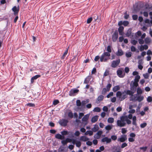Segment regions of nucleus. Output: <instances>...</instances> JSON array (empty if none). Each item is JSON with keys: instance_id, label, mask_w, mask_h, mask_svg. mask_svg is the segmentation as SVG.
<instances>
[{"instance_id": "28", "label": "nucleus", "mask_w": 152, "mask_h": 152, "mask_svg": "<svg viewBox=\"0 0 152 152\" xmlns=\"http://www.w3.org/2000/svg\"><path fill=\"white\" fill-rule=\"evenodd\" d=\"M55 137L56 138L62 140L63 139L64 137H63L61 134H57L55 135Z\"/></svg>"}, {"instance_id": "52", "label": "nucleus", "mask_w": 152, "mask_h": 152, "mask_svg": "<svg viewBox=\"0 0 152 152\" xmlns=\"http://www.w3.org/2000/svg\"><path fill=\"white\" fill-rule=\"evenodd\" d=\"M61 134L63 135H66L68 134V132L66 131H64L61 132Z\"/></svg>"}, {"instance_id": "8", "label": "nucleus", "mask_w": 152, "mask_h": 152, "mask_svg": "<svg viewBox=\"0 0 152 152\" xmlns=\"http://www.w3.org/2000/svg\"><path fill=\"white\" fill-rule=\"evenodd\" d=\"M120 59H118L115 61H113L112 62L111 66L113 68H115L117 66L120 62Z\"/></svg>"}, {"instance_id": "39", "label": "nucleus", "mask_w": 152, "mask_h": 152, "mask_svg": "<svg viewBox=\"0 0 152 152\" xmlns=\"http://www.w3.org/2000/svg\"><path fill=\"white\" fill-rule=\"evenodd\" d=\"M141 32L140 31H138L137 32H136L134 35H135L136 37H137V36L140 37L141 35Z\"/></svg>"}, {"instance_id": "55", "label": "nucleus", "mask_w": 152, "mask_h": 152, "mask_svg": "<svg viewBox=\"0 0 152 152\" xmlns=\"http://www.w3.org/2000/svg\"><path fill=\"white\" fill-rule=\"evenodd\" d=\"M107 50L108 52V53H110L111 52V47L110 46H108L107 48Z\"/></svg>"}, {"instance_id": "58", "label": "nucleus", "mask_w": 152, "mask_h": 152, "mask_svg": "<svg viewBox=\"0 0 152 152\" xmlns=\"http://www.w3.org/2000/svg\"><path fill=\"white\" fill-rule=\"evenodd\" d=\"M130 137H131L134 138V137L135 136V134L134 133H131L129 135Z\"/></svg>"}, {"instance_id": "42", "label": "nucleus", "mask_w": 152, "mask_h": 152, "mask_svg": "<svg viewBox=\"0 0 152 152\" xmlns=\"http://www.w3.org/2000/svg\"><path fill=\"white\" fill-rule=\"evenodd\" d=\"M117 137L116 135H112L111 136V140L115 141L117 139Z\"/></svg>"}, {"instance_id": "46", "label": "nucleus", "mask_w": 152, "mask_h": 152, "mask_svg": "<svg viewBox=\"0 0 152 152\" xmlns=\"http://www.w3.org/2000/svg\"><path fill=\"white\" fill-rule=\"evenodd\" d=\"M137 40L133 39L131 41V43L133 45H135L137 43Z\"/></svg>"}, {"instance_id": "11", "label": "nucleus", "mask_w": 152, "mask_h": 152, "mask_svg": "<svg viewBox=\"0 0 152 152\" xmlns=\"http://www.w3.org/2000/svg\"><path fill=\"white\" fill-rule=\"evenodd\" d=\"M138 94H135L133 95V94L131 95H130L131 96L130 97V100L132 101L133 102H135L137 101V96Z\"/></svg>"}, {"instance_id": "16", "label": "nucleus", "mask_w": 152, "mask_h": 152, "mask_svg": "<svg viewBox=\"0 0 152 152\" xmlns=\"http://www.w3.org/2000/svg\"><path fill=\"white\" fill-rule=\"evenodd\" d=\"M138 83L135 81H132V86L133 87L131 88V89L132 90L134 89V88L135 89H136V87L138 86Z\"/></svg>"}, {"instance_id": "6", "label": "nucleus", "mask_w": 152, "mask_h": 152, "mask_svg": "<svg viewBox=\"0 0 152 152\" xmlns=\"http://www.w3.org/2000/svg\"><path fill=\"white\" fill-rule=\"evenodd\" d=\"M90 115V113L84 115L82 118V120L85 125H87L88 123V120Z\"/></svg>"}, {"instance_id": "23", "label": "nucleus", "mask_w": 152, "mask_h": 152, "mask_svg": "<svg viewBox=\"0 0 152 152\" xmlns=\"http://www.w3.org/2000/svg\"><path fill=\"white\" fill-rule=\"evenodd\" d=\"M116 54L118 56H121L123 55L124 53L121 49H118Z\"/></svg>"}, {"instance_id": "31", "label": "nucleus", "mask_w": 152, "mask_h": 152, "mask_svg": "<svg viewBox=\"0 0 152 152\" xmlns=\"http://www.w3.org/2000/svg\"><path fill=\"white\" fill-rule=\"evenodd\" d=\"M151 41V39L149 37H146L145 39V42L146 44L149 43Z\"/></svg>"}, {"instance_id": "49", "label": "nucleus", "mask_w": 152, "mask_h": 152, "mask_svg": "<svg viewBox=\"0 0 152 152\" xmlns=\"http://www.w3.org/2000/svg\"><path fill=\"white\" fill-rule=\"evenodd\" d=\"M132 18L133 20H136L137 19L138 16L137 15H132Z\"/></svg>"}, {"instance_id": "25", "label": "nucleus", "mask_w": 152, "mask_h": 152, "mask_svg": "<svg viewBox=\"0 0 152 152\" xmlns=\"http://www.w3.org/2000/svg\"><path fill=\"white\" fill-rule=\"evenodd\" d=\"M120 88L119 86H116L113 87V91L115 92L120 89Z\"/></svg>"}, {"instance_id": "48", "label": "nucleus", "mask_w": 152, "mask_h": 152, "mask_svg": "<svg viewBox=\"0 0 152 152\" xmlns=\"http://www.w3.org/2000/svg\"><path fill=\"white\" fill-rule=\"evenodd\" d=\"M123 25L124 26H127L129 24L128 21H124L123 22Z\"/></svg>"}, {"instance_id": "47", "label": "nucleus", "mask_w": 152, "mask_h": 152, "mask_svg": "<svg viewBox=\"0 0 152 152\" xmlns=\"http://www.w3.org/2000/svg\"><path fill=\"white\" fill-rule=\"evenodd\" d=\"M113 92H110L108 95H107L106 97L107 98H109L110 97L113 96Z\"/></svg>"}, {"instance_id": "29", "label": "nucleus", "mask_w": 152, "mask_h": 152, "mask_svg": "<svg viewBox=\"0 0 152 152\" xmlns=\"http://www.w3.org/2000/svg\"><path fill=\"white\" fill-rule=\"evenodd\" d=\"M144 99V97L143 96H141V95H138L137 96V101L139 102L142 101Z\"/></svg>"}, {"instance_id": "56", "label": "nucleus", "mask_w": 152, "mask_h": 152, "mask_svg": "<svg viewBox=\"0 0 152 152\" xmlns=\"http://www.w3.org/2000/svg\"><path fill=\"white\" fill-rule=\"evenodd\" d=\"M147 101L148 102H151L152 101V98L150 96H148L147 99Z\"/></svg>"}, {"instance_id": "24", "label": "nucleus", "mask_w": 152, "mask_h": 152, "mask_svg": "<svg viewBox=\"0 0 152 152\" xmlns=\"http://www.w3.org/2000/svg\"><path fill=\"white\" fill-rule=\"evenodd\" d=\"M89 139L86 136H83L80 137V140L81 141L86 142L88 141Z\"/></svg>"}, {"instance_id": "15", "label": "nucleus", "mask_w": 152, "mask_h": 152, "mask_svg": "<svg viewBox=\"0 0 152 152\" xmlns=\"http://www.w3.org/2000/svg\"><path fill=\"white\" fill-rule=\"evenodd\" d=\"M118 37L117 32H115L113 35L112 39L113 41L115 42L116 41Z\"/></svg>"}, {"instance_id": "36", "label": "nucleus", "mask_w": 152, "mask_h": 152, "mask_svg": "<svg viewBox=\"0 0 152 152\" xmlns=\"http://www.w3.org/2000/svg\"><path fill=\"white\" fill-rule=\"evenodd\" d=\"M140 78V76L139 75H137L135 77V79H134V81L138 83Z\"/></svg>"}, {"instance_id": "26", "label": "nucleus", "mask_w": 152, "mask_h": 152, "mask_svg": "<svg viewBox=\"0 0 152 152\" xmlns=\"http://www.w3.org/2000/svg\"><path fill=\"white\" fill-rule=\"evenodd\" d=\"M113 127L112 125H108L105 127V129L107 131H109L113 128Z\"/></svg>"}, {"instance_id": "54", "label": "nucleus", "mask_w": 152, "mask_h": 152, "mask_svg": "<svg viewBox=\"0 0 152 152\" xmlns=\"http://www.w3.org/2000/svg\"><path fill=\"white\" fill-rule=\"evenodd\" d=\"M84 115V114L83 113H80L79 114V115L78 117V118L79 119H80L82 117H83Z\"/></svg>"}, {"instance_id": "63", "label": "nucleus", "mask_w": 152, "mask_h": 152, "mask_svg": "<svg viewBox=\"0 0 152 152\" xmlns=\"http://www.w3.org/2000/svg\"><path fill=\"white\" fill-rule=\"evenodd\" d=\"M124 71L126 73H128L129 71V68L128 67H126L124 69Z\"/></svg>"}, {"instance_id": "10", "label": "nucleus", "mask_w": 152, "mask_h": 152, "mask_svg": "<svg viewBox=\"0 0 152 152\" xmlns=\"http://www.w3.org/2000/svg\"><path fill=\"white\" fill-rule=\"evenodd\" d=\"M127 138L126 135H122L121 137L118 139V141L121 142H124L126 140Z\"/></svg>"}, {"instance_id": "51", "label": "nucleus", "mask_w": 152, "mask_h": 152, "mask_svg": "<svg viewBox=\"0 0 152 152\" xmlns=\"http://www.w3.org/2000/svg\"><path fill=\"white\" fill-rule=\"evenodd\" d=\"M146 123H144L141 124L140 125V127L142 128H144L146 126Z\"/></svg>"}, {"instance_id": "60", "label": "nucleus", "mask_w": 152, "mask_h": 152, "mask_svg": "<svg viewBox=\"0 0 152 152\" xmlns=\"http://www.w3.org/2000/svg\"><path fill=\"white\" fill-rule=\"evenodd\" d=\"M116 101V98L115 97H114L111 98V101L112 102H115Z\"/></svg>"}, {"instance_id": "5", "label": "nucleus", "mask_w": 152, "mask_h": 152, "mask_svg": "<svg viewBox=\"0 0 152 152\" xmlns=\"http://www.w3.org/2000/svg\"><path fill=\"white\" fill-rule=\"evenodd\" d=\"M128 119H131L132 118V124L135 125V126H136L137 125V123H136V120L137 118L135 116H134L132 117V114H129L128 116H127Z\"/></svg>"}, {"instance_id": "17", "label": "nucleus", "mask_w": 152, "mask_h": 152, "mask_svg": "<svg viewBox=\"0 0 152 152\" xmlns=\"http://www.w3.org/2000/svg\"><path fill=\"white\" fill-rule=\"evenodd\" d=\"M124 29V27L122 26H120L118 28V31L120 35L122 36L124 34L123 31Z\"/></svg>"}, {"instance_id": "38", "label": "nucleus", "mask_w": 152, "mask_h": 152, "mask_svg": "<svg viewBox=\"0 0 152 152\" xmlns=\"http://www.w3.org/2000/svg\"><path fill=\"white\" fill-rule=\"evenodd\" d=\"M101 109L99 107H95L93 110V111L94 112H99L100 111Z\"/></svg>"}, {"instance_id": "18", "label": "nucleus", "mask_w": 152, "mask_h": 152, "mask_svg": "<svg viewBox=\"0 0 152 152\" xmlns=\"http://www.w3.org/2000/svg\"><path fill=\"white\" fill-rule=\"evenodd\" d=\"M99 116L97 115H95L92 117L91 121L92 123H94L97 121L98 120Z\"/></svg>"}, {"instance_id": "57", "label": "nucleus", "mask_w": 152, "mask_h": 152, "mask_svg": "<svg viewBox=\"0 0 152 152\" xmlns=\"http://www.w3.org/2000/svg\"><path fill=\"white\" fill-rule=\"evenodd\" d=\"M130 49L131 51L132 52H135L136 50V48L133 46H132L131 47Z\"/></svg>"}, {"instance_id": "35", "label": "nucleus", "mask_w": 152, "mask_h": 152, "mask_svg": "<svg viewBox=\"0 0 152 152\" xmlns=\"http://www.w3.org/2000/svg\"><path fill=\"white\" fill-rule=\"evenodd\" d=\"M126 56L127 58L130 57L132 55V53L131 52H127L126 53Z\"/></svg>"}, {"instance_id": "41", "label": "nucleus", "mask_w": 152, "mask_h": 152, "mask_svg": "<svg viewBox=\"0 0 152 152\" xmlns=\"http://www.w3.org/2000/svg\"><path fill=\"white\" fill-rule=\"evenodd\" d=\"M112 86V84L110 83L108 84L106 86V89H107V91L110 90V89Z\"/></svg>"}, {"instance_id": "22", "label": "nucleus", "mask_w": 152, "mask_h": 152, "mask_svg": "<svg viewBox=\"0 0 152 152\" xmlns=\"http://www.w3.org/2000/svg\"><path fill=\"white\" fill-rule=\"evenodd\" d=\"M12 10L14 12L15 15H16L19 12V9L17 8L16 6H14L12 8Z\"/></svg>"}, {"instance_id": "32", "label": "nucleus", "mask_w": 152, "mask_h": 152, "mask_svg": "<svg viewBox=\"0 0 152 152\" xmlns=\"http://www.w3.org/2000/svg\"><path fill=\"white\" fill-rule=\"evenodd\" d=\"M137 94H138V95H140L142 93V91L141 89L139 87L137 88Z\"/></svg>"}, {"instance_id": "2", "label": "nucleus", "mask_w": 152, "mask_h": 152, "mask_svg": "<svg viewBox=\"0 0 152 152\" xmlns=\"http://www.w3.org/2000/svg\"><path fill=\"white\" fill-rule=\"evenodd\" d=\"M117 124L118 126L120 127L125 126L126 123L125 122V115H123L120 117V120L117 121Z\"/></svg>"}, {"instance_id": "40", "label": "nucleus", "mask_w": 152, "mask_h": 152, "mask_svg": "<svg viewBox=\"0 0 152 152\" xmlns=\"http://www.w3.org/2000/svg\"><path fill=\"white\" fill-rule=\"evenodd\" d=\"M138 42L140 44H142L144 43V41L143 39L140 38L138 39Z\"/></svg>"}, {"instance_id": "21", "label": "nucleus", "mask_w": 152, "mask_h": 152, "mask_svg": "<svg viewBox=\"0 0 152 152\" xmlns=\"http://www.w3.org/2000/svg\"><path fill=\"white\" fill-rule=\"evenodd\" d=\"M40 77V75H36L33 77L31 79V83H33L34 80H36L39 77Z\"/></svg>"}, {"instance_id": "7", "label": "nucleus", "mask_w": 152, "mask_h": 152, "mask_svg": "<svg viewBox=\"0 0 152 152\" xmlns=\"http://www.w3.org/2000/svg\"><path fill=\"white\" fill-rule=\"evenodd\" d=\"M79 90L77 89H73L69 91V95L71 96H74L79 92Z\"/></svg>"}, {"instance_id": "4", "label": "nucleus", "mask_w": 152, "mask_h": 152, "mask_svg": "<svg viewBox=\"0 0 152 152\" xmlns=\"http://www.w3.org/2000/svg\"><path fill=\"white\" fill-rule=\"evenodd\" d=\"M117 75L120 78L124 77L125 75V72L122 68H120L118 69L117 71Z\"/></svg>"}, {"instance_id": "61", "label": "nucleus", "mask_w": 152, "mask_h": 152, "mask_svg": "<svg viewBox=\"0 0 152 152\" xmlns=\"http://www.w3.org/2000/svg\"><path fill=\"white\" fill-rule=\"evenodd\" d=\"M107 91V89L105 88H103L102 92V93L103 94H105Z\"/></svg>"}, {"instance_id": "53", "label": "nucleus", "mask_w": 152, "mask_h": 152, "mask_svg": "<svg viewBox=\"0 0 152 152\" xmlns=\"http://www.w3.org/2000/svg\"><path fill=\"white\" fill-rule=\"evenodd\" d=\"M127 146V144L125 143L124 142L121 145V148H124L126 147Z\"/></svg>"}, {"instance_id": "62", "label": "nucleus", "mask_w": 152, "mask_h": 152, "mask_svg": "<svg viewBox=\"0 0 152 152\" xmlns=\"http://www.w3.org/2000/svg\"><path fill=\"white\" fill-rule=\"evenodd\" d=\"M92 18L91 17L90 18L88 19L87 20V23H89L91 22L92 21Z\"/></svg>"}, {"instance_id": "59", "label": "nucleus", "mask_w": 152, "mask_h": 152, "mask_svg": "<svg viewBox=\"0 0 152 152\" xmlns=\"http://www.w3.org/2000/svg\"><path fill=\"white\" fill-rule=\"evenodd\" d=\"M147 148V147L146 146L145 147H141L140 148V150H142L143 151H146V149Z\"/></svg>"}, {"instance_id": "14", "label": "nucleus", "mask_w": 152, "mask_h": 152, "mask_svg": "<svg viewBox=\"0 0 152 152\" xmlns=\"http://www.w3.org/2000/svg\"><path fill=\"white\" fill-rule=\"evenodd\" d=\"M134 35V33H132V30L131 29H129L127 30L126 33L125 34L126 36L127 37H129L131 35L133 37Z\"/></svg>"}, {"instance_id": "3", "label": "nucleus", "mask_w": 152, "mask_h": 152, "mask_svg": "<svg viewBox=\"0 0 152 152\" xmlns=\"http://www.w3.org/2000/svg\"><path fill=\"white\" fill-rule=\"evenodd\" d=\"M110 54L107 52H104L101 56L100 58V61L101 62L106 61L109 59Z\"/></svg>"}, {"instance_id": "34", "label": "nucleus", "mask_w": 152, "mask_h": 152, "mask_svg": "<svg viewBox=\"0 0 152 152\" xmlns=\"http://www.w3.org/2000/svg\"><path fill=\"white\" fill-rule=\"evenodd\" d=\"M91 79V77H86L84 80V83H88L90 81Z\"/></svg>"}, {"instance_id": "45", "label": "nucleus", "mask_w": 152, "mask_h": 152, "mask_svg": "<svg viewBox=\"0 0 152 152\" xmlns=\"http://www.w3.org/2000/svg\"><path fill=\"white\" fill-rule=\"evenodd\" d=\"M76 105L77 106H80L81 105V103L80 100H77L76 102Z\"/></svg>"}, {"instance_id": "37", "label": "nucleus", "mask_w": 152, "mask_h": 152, "mask_svg": "<svg viewBox=\"0 0 152 152\" xmlns=\"http://www.w3.org/2000/svg\"><path fill=\"white\" fill-rule=\"evenodd\" d=\"M68 51V49H67L65 52L64 54H63L62 56L61 57V58L62 59H64L65 57L66 56L67 54Z\"/></svg>"}, {"instance_id": "43", "label": "nucleus", "mask_w": 152, "mask_h": 152, "mask_svg": "<svg viewBox=\"0 0 152 152\" xmlns=\"http://www.w3.org/2000/svg\"><path fill=\"white\" fill-rule=\"evenodd\" d=\"M76 146L78 147H80L81 145V143L79 141H77L75 143Z\"/></svg>"}, {"instance_id": "33", "label": "nucleus", "mask_w": 152, "mask_h": 152, "mask_svg": "<svg viewBox=\"0 0 152 152\" xmlns=\"http://www.w3.org/2000/svg\"><path fill=\"white\" fill-rule=\"evenodd\" d=\"M114 121V119L113 118H109L107 119V122L109 123H113Z\"/></svg>"}, {"instance_id": "19", "label": "nucleus", "mask_w": 152, "mask_h": 152, "mask_svg": "<svg viewBox=\"0 0 152 152\" xmlns=\"http://www.w3.org/2000/svg\"><path fill=\"white\" fill-rule=\"evenodd\" d=\"M99 127L97 125L95 124L94 125V127L91 129L92 131L94 132H96L98 131Z\"/></svg>"}, {"instance_id": "1", "label": "nucleus", "mask_w": 152, "mask_h": 152, "mask_svg": "<svg viewBox=\"0 0 152 152\" xmlns=\"http://www.w3.org/2000/svg\"><path fill=\"white\" fill-rule=\"evenodd\" d=\"M134 92L131 90H124L123 92L118 91L116 93V96L118 97L119 100L121 101L124 100L127 97V95L133 94Z\"/></svg>"}, {"instance_id": "9", "label": "nucleus", "mask_w": 152, "mask_h": 152, "mask_svg": "<svg viewBox=\"0 0 152 152\" xmlns=\"http://www.w3.org/2000/svg\"><path fill=\"white\" fill-rule=\"evenodd\" d=\"M101 141L102 142H106V144H108L111 142L112 140L110 138H109L107 137H105L102 138L101 139Z\"/></svg>"}, {"instance_id": "13", "label": "nucleus", "mask_w": 152, "mask_h": 152, "mask_svg": "<svg viewBox=\"0 0 152 152\" xmlns=\"http://www.w3.org/2000/svg\"><path fill=\"white\" fill-rule=\"evenodd\" d=\"M103 132L102 131H99L97 132L94 135V137L96 139H99L100 138L101 135L102 134Z\"/></svg>"}, {"instance_id": "30", "label": "nucleus", "mask_w": 152, "mask_h": 152, "mask_svg": "<svg viewBox=\"0 0 152 152\" xmlns=\"http://www.w3.org/2000/svg\"><path fill=\"white\" fill-rule=\"evenodd\" d=\"M85 135H87L89 134V136H91L93 135V132L92 131H87L84 134Z\"/></svg>"}, {"instance_id": "64", "label": "nucleus", "mask_w": 152, "mask_h": 152, "mask_svg": "<svg viewBox=\"0 0 152 152\" xmlns=\"http://www.w3.org/2000/svg\"><path fill=\"white\" fill-rule=\"evenodd\" d=\"M128 140L130 142H132L134 141V139L133 138L130 137L129 138Z\"/></svg>"}, {"instance_id": "20", "label": "nucleus", "mask_w": 152, "mask_h": 152, "mask_svg": "<svg viewBox=\"0 0 152 152\" xmlns=\"http://www.w3.org/2000/svg\"><path fill=\"white\" fill-rule=\"evenodd\" d=\"M104 99V96L102 95H100L98 96L96 100V103H99L100 102L103 100Z\"/></svg>"}, {"instance_id": "12", "label": "nucleus", "mask_w": 152, "mask_h": 152, "mask_svg": "<svg viewBox=\"0 0 152 152\" xmlns=\"http://www.w3.org/2000/svg\"><path fill=\"white\" fill-rule=\"evenodd\" d=\"M68 122V121L65 119H62L59 121L60 124L62 126H66Z\"/></svg>"}, {"instance_id": "50", "label": "nucleus", "mask_w": 152, "mask_h": 152, "mask_svg": "<svg viewBox=\"0 0 152 152\" xmlns=\"http://www.w3.org/2000/svg\"><path fill=\"white\" fill-rule=\"evenodd\" d=\"M127 130L126 128H123L121 129V132L122 133L124 134L127 132Z\"/></svg>"}, {"instance_id": "44", "label": "nucleus", "mask_w": 152, "mask_h": 152, "mask_svg": "<svg viewBox=\"0 0 152 152\" xmlns=\"http://www.w3.org/2000/svg\"><path fill=\"white\" fill-rule=\"evenodd\" d=\"M68 116L70 118H72L73 117V114L71 112H69L68 114Z\"/></svg>"}, {"instance_id": "27", "label": "nucleus", "mask_w": 152, "mask_h": 152, "mask_svg": "<svg viewBox=\"0 0 152 152\" xmlns=\"http://www.w3.org/2000/svg\"><path fill=\"white\" fill-rule=\"evenodd\" d=\"M125 122H126V123L128 124H130L131 123V121L129 119H128L127 116L125 115Z\"/></svg>"}]
</instances>
